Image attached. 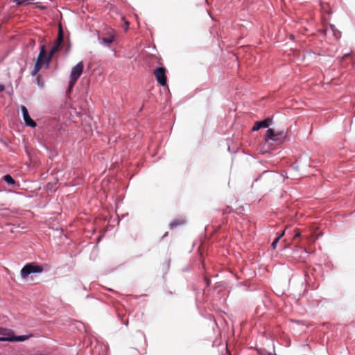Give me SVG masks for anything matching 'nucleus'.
Returning a JSON list of instances; mask_svg holds the SVG:
<instances>
[{
	"mask_svg": "<svg viewBox=\"0 0 355 355\" xmlns=\"http://www.w3.org/2000/svg\"><path fill=\"white\" fill-rule=\"evenodd\" d=\"M44 271L42 265L36 262H29L26 263L21 269L20 275L22 279H26L32 274H40Z\"/></svg>",
	"mask_w": 355,
	"mask_h": 355,
	"instance_id": "1",
	"label": "nucleus"
},
{
	"mask_svg": "<svg viewBox=\"0 0 355 355\" xmlns=\"http://www.w3.org/2000/svg\"><path fill=\"white\" fill-rule=\"evenodd\" d=\"M64 42V31L61 25H59L58 36L53 42V44L50 50L51 54L54 55L56 52L59 51Z\"/></svg>",
	"mask_w": 355,
	"mask_h": 355,
	"instance_id": "2",
	"label": "nucleus"
},
{
	"mask_svg": "<svg viewBox=\"0 0 355 355\" xmlns=\"http://www.w3.org/2000/svg\"><path fill=\"white\" fill-rule=\"evenodd\" d=\"M166 69L164 67H158L154 70V75L156 80L161 86H165L167 84Z\"/></svg>",
	"mask_w": 355,
	"mask_h": 355,
	"instance_id": "3",
	"label": "nucleus"
},
{
	"mask_svg": "<svg viewBox=\"0 0 355 355\" xmlns=\"http://www.w3.org/2000/svg\"><path fill=\"white\" fill-rule=\"evenodd\" d=\"M53 55L51 54V51L47 54L44 45H42L40 48V53L37 59H40V63L44 64L45 67L48 68Z\"/></svg>",
	"mask_w": 355,
	"mask_h": 355,
	"instance_id": "4",
	"label": "nucleus"
},
{
	"mask_svg": "<svg viewBox=\"0 0 355 355\" xmlns=\"http://www.w3.org/2000/svg\"><path fill=\"white\" fill-rule=\"evenodd\" d=\"M286 135L284 131H276L272 128H268L266 131V140H271L273 141H279L282 138H284Z\"/></svg>",
	"mask_w": 355,
	"mask_h": 355,
	"instance_id": "5",
	"label": "nucleus"
},
{
	"mask_svg": "<svg viewBox=\"0 0 355 355\" xmlns=\"http://www.w3.org/2000/svg\"><path fill=\"white\" fill-rule=\"evenodd\" d=\"M84 69V64L83 62L77 63L71 69L70 73V78L72 81H77L79 77L81 76Z\"/></svg>",
	"mask_w": 355,
	"mask_h": 355,
	"instance_id": "6",
	"label": "nucleus"
},
{
	"mask_svg": "<svg viewBox=\"0 0 355 355\" xmlns=\"http://www.w3.org/2000/svg\"><path fill=\"white\" fill-rule=\"evenodd\" d=\"M21 111L22 117H23V119L24 121V123L26 124V125H27L28 127H31V128L36 127L37 123L30 116L28 109L25 106L21 105Z\"/></svg>",
	"mask_w": 355,
	"mask_h": 355,
	"instance_id": "7",
	"label": "nucleus"
},
{
	"mask_svg": "<svg viewBox=\"0 0 355 355\" xmlns=\"http://www.w3.org/2000/svg\"><path fill=\"white\" fill-rule=\"evenodd\" d=\"M272 121V118L268 117L261 121L255 122L254 126L252 128V131H258L261 128H268L271 124Z\"/></svg>",
	"mask_w": 355,
	"mask_h": 355,
	"instance_id": "8",
	"label": "nucleus"
},
{
	"mask_svg": "<svg viewBox=\"0 0 355 355\" xmlns=\"http://www.w3.org/2000/svg\"><path fill=\"white\" fill-rule=\"evenodd\" d=\"M31 337H33V334H28V335L17 336V335H15L14 332L12 331V334H10L9 336H7V342H12V343L24 342V341L29 339Z\"/></svg>",
	"mask_w": 355,
	"mask_h": 355,
	"instance_id": "9",
	"label": "nucleus"
},
{
	"mask_svg": "<svg viewBox=\"0 0 355 355\" xmlns=\"http://www.w3.org/2000/svg\"><path fill=\"white\" fill-rule=\"evenodd\" d=\"M100 42L99 43L104 46L108 47V45L111 43H112L114 41V37L113 35L103 37L101 39H99Z\"/></svg>",
	"mask_w": 355,
	"mask_h": 355,
	"instance_id": "10",
	"label": "nucleus"
},
{
	"mask_svg": "<svg viewBox=\"0 0 355 355\" xmlns=\"http://www.w3.org/2000/svg\"><path fill=\"white\" fill-rule=\"evenodd\" d=\"M44 64L40 63V59H37L36 60V62L35 63V65H34V68L33 69V71H31V75L33 76H35L37 75V73H38V71L40 70V69L42 67V66H44Z\"/></svg>",
	"mask_w": 355,
	"mask_h": 355,
	"instance_id": "11",
	"label": "nucleus"
},
{
	"mask_svg": "<svg viewBox=\"0 0 355 355\" xmlns=\"http://www.w3.org/2000/svg\"><path fill=\"white\" fill-rule=\"evenodd\" d=\"M2 179L8 184H11V185H13V184H16V181L15 180V179L12 178V176L10 174H6L5 175L3 176Z\"/></svg>",
	"mask_w": 355,
	"mask_h": 355,
	"instance_id": "12",
	"label": "nucleus"
},
{
	"mask_svg": "<svg viewBox=\"0 0 355 355\" xmlns=\"http://www.w3.org/2000/svg\"><path fill=\"white\" fill-rule=\"evenodd\" d=\"M329 27L335 38L339 39L341 37V33L336 29V26L334 24H330Z\"/></svg>",
	"mask_w": 355,
	"mask_h": 355,
	"instance_id": "13",
	"label": "nucleus"
},
{
	"mask_svg": "<svg viewBox=\"0 0 355 355\" xmlns=\"http://www.w3.org/2000/svg\"><path fill=\"white\" fill-rule=\"evenodd\" d=\"M12 334V329L0 327V335H2V336H9V335Z\"/></svg>",
	"mask_w": 355,
	"mask_h": 355,
	"instance_id": "14",
	"label": "nucleus"
},
{
	"mask_svg": "<svg viewBox=\"0 0 355 355\" xmlns=\"http://www.w3.org/2000/svg\"><path fill=\"white\" fill-rule=\"evenodd\" d=\"M183 223H184V220H179V219H175V220H174L171 221V222L170 223V225H170L171 229H173V228H174V227H178V226L181 225H182V224H183Z\"/></svg>",
	"mask_w": 355,
	"mask_h": 355,
	"instance_id": "15",
	"label": "nucleus"
},
{
	"mask_svg": "<svg viewBox=\"0 0 355 355\" xmlns=\"http://www.w3.org/2000/svg\"><path fill=\"white\" fill-rule=\"evenodd\" d=\"M35 0H13V2L16 3L17 6H22L27 3H33Z\"/></svg>",
	"mask_w": 355,
	"mask_h": 355,
	"instance_id": "16",
	"label": "nucleus"
},
{
	"mask_svg": "<svg viewBox=\"0 0 355 355\" xmlns=\"http://www.w3.org/2000/svg\"><path fill=\"white\" fill-rule=\"evenodd\" d=\"M36 84L41 88L44 87V81L40 75H38L35 79Z\"/></svg>",
	"mask_w": 355,
	"mask_h": 355,
	"instance_id": "17",
	"label": "nucleus"
},
{
	"mask_svg": "<svg viewBox=\"0 0 355 355\" xmlns=\"http://www.w3.org/2000/svg\"><path fill=\"white\" fill-rule=\"evenodd\" d=\"M279 239H278L277 237H276L274 241H272V243H271V248L272 250H275L276 248H277V245L278 243V242L279 241Z\"/></svg>",
	"mask_w": 355,
	"mask_h": 355,
	"instance_id": "18",
	"label": "nucleus"
},
{
	"mask_svg": "<svg viewBox=\"0 0 355 355\" xmlns=\"http://www.w3.org/2000/svg\"><path fill=\"white\" fill-rule=\"evenodd\" d=\"M76 83V81H72V79H71L69 78V85H68L69 92H70L71 89L73 87Z\"/></svg>",
	"mask_w": 355,
	"mask_h": 355,
	"instance_id": "19",
	"label": "nucleus"
},
{
	"mask_svg": "<svg viewBox=\"0 0 355 355\" xmlns=\"http://www.w3.org/2000/svg\"><path fill=\"white\" fill-rule=\"evenodd\" d=\"M204 281L206 283V286L208 287L209 286V284H210L209 279L207 277H205L204 278Z\"/></svg>",
	"mask_w": 355,
	"mask_h": 355,
	"instance_id": "20",
	"label": "nucleus"
},
{
	"mask_svg": "<svg viewBox=\"0 0 355 355\" xmlns=\"http://www.w3.org/2000/svg\"><path fill=\"white\" fill-rule=\"evenodd\" d=\"M349 55H350V53H345V54L342 56V58H341V59L343 60L346 59L347 58H348V57L349 56Z\"/></svg>",
	"mask_w": 355,
	"mask_h": 355,
	"instance_id": "21",
	"label": "nucleus"
},
{
	"mask_svg": "<svg viewBox=\"0 0 355 355\" xmlns=\"http://www.w3.org/2000/svg\"><path fill=\"white\" fill-rule=\"evenodd\" d=\"M0 342H7V336H0Z\"/></svg>",
	"mask_w": 355,
	"mask_h": 355,
	"instance_id": "22",
	"label": "nucleus"
},
{
	"mask_svg": "<svg viewBox=\"0 0 355 355\" xmlns=\"http://www.w3.org/2000/svg\"><path fill=\"white\" fill-rule=\"evenodd\" d=\"M285 234V231H283L282 232H281L278 236H277V238L281 239Z\"/></svg>",
	"mask_w": 355,
	"mask_h": 355,
	"instance_id": "23",
	"label": "nucleus"
},
{
	"mask_svg": "<svg viewBox=\"0 0 355 355\" xmlns=\"http://www.w3.org/2000/svg\"><path fill=\"white\" fill-rule=\"evenodd\" d=\"M5 89V86L3 84H0V92Z\"/></svg>",
	"mask_w": 355,
	"mask_h": 355,
	"instance_id": "24",
	"label": "nucleus"
},
{
	"mask_svg": "<svg viewBox=\"0 0 355 355\" xmlns=\"http://www.w3.org/2000/svg\"><path fill=\"white\" fill-rule=\"evenodd\" d=\"M0 142L2 143L5 146L7 145L6 142L3 139H0Z\"/></svg>",
	"mask_w": 355,
	"mask_h": 355,
	"instance_id": "25",
	"label": "nucleus"
},
{
	"mask_svg": "<svg viewBox=\"0 0 355 355\" xmlns=\"http://www.w3.org/2000/svg\"><path fill=\"white\" fill-rule=\"evenodd\" d=\"M300 235H301L300 232H297V233H296V234H295L294 238L299 237V236H300Z\"/></svg>",
	"mask_w": 355,
	"mask_h": 355,
	"instance_id": "26",
	"label": "nucleus"
},
{
	"mask_svg": "<svg viewBox=\"0 0 355 355\" xmlns=\"http://www.w3.org/2000/svg\"><path fill=\"white\" fill-rule=\"evenodd\" d=\"M229 209H230V207H227V210L224 212V214L230 213V211Z\"/></svg>",
	"mask_w": 355,
	"mask_h": 355,
	"instance_id": "27",
	"label": "nucleus"
},
{
	"mask_svg": "<svg viewBox=\"0 0 355 355\" xmlns=\"http://www.w3.org/2000/svg\"><path fill=\"white\" fill-rule=\"evenodd\" d=\"M125 25H126V28H128V26H129V22L128 21H125Z\"/></svg>",
	"mask_w": 355,
	"mask_h": 355,
	"instance_id": "28",
	"label": "nucleus"
},
{
	"mask_svg": "<svg viewBox=\"0 0 355 355\" xmlns=\"http://www.w3.org/2000/svg\"><path fill=\"white\" fill-rule=\"evenodd\" d=\"M70 51V46L69 45L68 48L67 49V53L69 52Z\"/></svg>",
	"mask_w": 355,
	"mask_h": 355,
	"instance_id": "29",
	"label": "nucleus"
},
{
	"mask_svg": "<svg viewBox=\"0 0 355 355\" xmlns=\"http://www.w3.org/2000/svg\"><path fill=\"white\" fill-rule=\"evenodd\" d=\"M261 175H259V178H256V179L254 180V181H255V182L258 181V180H259V178H261Z\"/></svg>",
	"mask_w": 355,
	"mask_h": 355,
	"instance_id": "30",
	"label": "nucleus"
},
{
	"mask_svg": "<svg viewBox=\"0 0 355 355\" xmlns=\"http://www.w3.org/2000/svg\"><path fill=\"white\" fill-rule=\"evenodd\" d=\"M124 324H125V326H128V321L127 320Z\"/></svg>",
	"mask_w": 355,
	"mask_h": 355,
	"instance_id": "31",
	"label": "nucleus"
},
{
	"mask_svg": "<svg viewBox=\"0 0 355 355\" xmlns=\"http://www.w3.org/2000/svg\"><path fill=\"white\" fill-rule=\"evenodd\" d=\"M119 317L121 318V320H123V316L119 314Z\"/></svg>",
	"mask_w": 355,
	"mask_h": 355,
	"instance_id": "32",
	"label": "nucleus"
},
{
	"mask_svg": "<svg viewBox=\"0 0 355 355\" xmlns=\"http://www.w3.org/2000/svg\"><path fill=\"white\" fill-rule=\"evenodd\" d=\"M268 172V171H264L262 174L266 173Z\"/></svg>",
	"mask_w": 355,
	"mask_h": 355,
	"instance_id": "33",
	"label": "nucleus"
},
{
	"mask_svg": "<svg viewBox=\"0 0 355 355\" xmlns=\"http://www.w3.org/2000/svg\"><path fill=\"white\" fill-rule=\"evenodd\" d=\"M167 234H168V232H166V233L164 234L163 237L166 236L167 235Z\"/></svg>",
	"mask_w": 355,
	"mask_h": 355,
	"instance_id": "34",
	"label": "nucleus"
}]
</instances>
